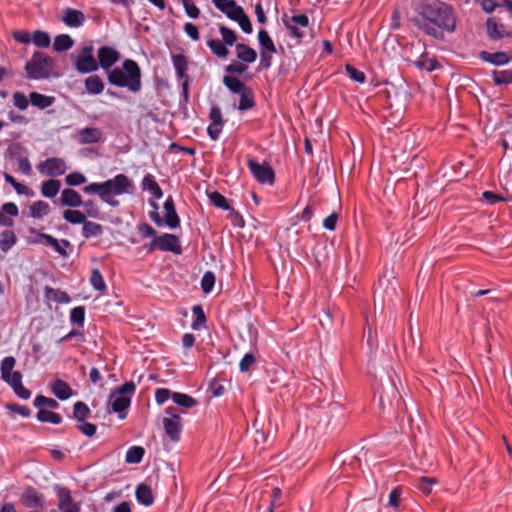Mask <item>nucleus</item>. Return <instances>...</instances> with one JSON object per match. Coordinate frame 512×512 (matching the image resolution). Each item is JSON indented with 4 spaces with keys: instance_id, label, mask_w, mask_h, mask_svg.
I'll use <instances>...</instances> for the list:
<instances>
[{
    "instance_id": "f257e3e1",
    "label": "nucleus",
    "mask_w": 512,
    "mask_h": 512,
    "mask_svg": "<svg viewBox=\"0 0 512 512\" xmlns=\"http://www.w3.org/2000/svg\"><path fill=\"white\" fill-rule=\"evenodd\" d=\"M412 21L425 34L438 40L444 39V32L452 33L456 28L453 8L439 0H423Z\"/></svg>"
},
{
    "instance_id": "f03ea898",
    "label": "nucleus",
    "mask_w": 512,
    "mask_h": 512,
    "mask_svg": "<svg viewBox=\"0 0 512 512\" xmlns=\"http://www.w3.org/2000/svg\"><path fill=\"white\" fill-rule=\"evenodd\" d=\"M135 184L125 174H117L104 182H92L83 187V192L87 195H98L102 202L111 207H118L120 202L115 198L124 194H133Z\"/></svg>"
},
{
    "instance_id": "7ed1b4c3",
    "label": "nucleus",
    "mask_w": 512,
    "mask_h": 512,
    "mask_svg": "<svg viewBox=\"0 0 512 512\" xmlns=\"http://www.w3.org/2000/svg\"><path fill=\"white\" fill-rule=\"evenodd\" d=\"M108 81L116 87H126L131 92H138L141 89V70L139 65L131 59H126L122 68H114L108 71Z\"/></svg>"
},
{
    "instance_id": "20e7f679",
    "label": "nucleus",
    "mask_w": 512,
    "mask_h": 512,
    "mask_svg": "<svg viewBox=\"0 0 512 512\" xmlns=\"http://www.w3.org/2000/svg\"><path fill=\"white\" fill-rule=\"evenodd\" d=\"M135 390V383L128 381L110 393L108 405L112 412L118 414L119 419L122 420L127 417V410L131 405V398L134 395Z\"/></svg>"
},
{
    "instance_id": "39448f33",
    "label": "nucleus",
    "mask_w": 512,
    "mask_h": 512,
    "mask_svg": "<svg viewBox=\"0 0 512 512\" xmlns=\"http://www.w3.org/2000/svg\"><path fill=\"white\" fill-rule=\"evenodd\" d=\"M15 364L16 360L13 356L3 358L0 365L1 378L19 398L27 400L30 398L31 392L23 386L22 374L19 371H13Z\"/></svg>"
},
{
    "instance_id": "423d86ee",
    "label": "nucleus",
    "mask_w": 512,
    "mask_h": 512,
    "mask_svg": "<svg viewBox=\"0 0 512 512\" xmlns=\"http://www.w3.org/2000/svg\"><path fill=\"white\" fill-rule=\"evenodd\" d=\"M54 60L42 52H35L25 64L27 78L30 80L48 79L52 75Z\"/></svg>"
},
{
    "instance_id": "0eeeda50",
    "label": "nucleus",
    "mask_w": 512,
    "mask_h": 512,
    "mask_svg": "<svg viewBox=\"0 0 512 512\" xmlns=\"http://www.w3.org/2000/svg\"><path fill=\"white\" fill-rule=\"evenodd\" d=\"M219 32L221 40L209 38L206 44L215 56L219 58H226L229 53L226 46H233L236 43L237 34L234 30L225 25H219Z\"/></svg>"
},
{
    "instance_id": "6e6552de",
    "label": "nucleus",
    "mask_w": 512,
    "mask_h": 512,
    "mask_svg": "<svg viewBox=\"0 0 512 512\" xmlns=\"http://www.w3.org/2000/svg\"><path fill=\"white\" fill-rule=\"evenodd\" d=\"M165 413L167 416L163 418L164 430L173 442H177L180 439L182 430V420L180 416L182 411L175 406H170L165 409Z\"/></svg>"
},
{
    "instance_id": "1a4fd4ad",
    "label": "nucleus",
    "mask_w": 512,
    "mask_h": 512,
    "mask_svg": "<svg viewBox=\"0 0 512 512\" xmlns=\"http://www.w3.org/2000/svg\"><path fill=\"white\" fill-rule=\"evenodd\" d=\"M74 65L76 70L82 74L91 73L98 69L99 64L93 56L92 44H87L79 50L74 59Z\"/></svg>"
},
{
    "instance_id": "9d476101",
    "label": "nucleus",
    "mask_w": 512,
    "mask_h": 512,
    "mask_svg": "<svg viewBox=\"0 0 512 512\" xmlns=\"http://www.w3.org/2000/svg\"><path fill=\"white\" fill-rule=\"evenodd\" d=\"M247 166L253 177L261 184H273L275 173L267 162L258 163L252 158L247 161Z\"/></svg>"
},
{
    "instance_id": "9b49d317",
    "label": "nucleus",
    "mask_w": 512,
    "mask_h": 512,
    "mask_svg": "<svg viewBox=\"0 0 512 512\" xmlns=\"http://www.w3.org/2000/svg\"><path fill=\"white\" fill-rule=\"evenodd\" d=\"M38 171L47 176H61L67 170L66 163L63 159L57 157L47 158L45 161L37 165Z\"/></svg>"
},
{
    "instance_id": "f8f14e48",
    "label": "nucleus",
    "mask_w": 512,
    "mask_h": 512,
    "mask_svg": "<svg viewBox=\"0 0 512 512\" xmlns=\"http://www.w3.org/2000/svg\"><path fill=\"white\" fill-rule=\"evenodd\" d=\"M30 233L37 234L44 245L52 247L59 255L63 257L69 255L67 249L71 248V243L68 240H58L49 234L37 232L34 228L30 229Z\"/></svg>"
},
{
    "instance_id": "ddd939ff",
    "label": "nucleus",
    "mask_w": 512,
    "mask_h": 512,
    "mask_svg": "<svg viewBox=\"0 0 512 512\" xmlns=\"http://www.w3.org/2000/svg\"><path fill=\"white\" fill-rule=\"evenodd\" d=\"M74 139L81 145L95 144L103 141V132L96 127H85L77 131Z\"/></svg>"
},
{
    "instance_id": "4468645a",
    "label": "nucleus",
    "mask_w": 512,
    "mask_h": 512,
    "mask_svg": "<svg viewBox=\"0 0 512 512\" xmlns=\"http://www.w3.org/2000/svg\"><path fill=\"white\" fill-rule=\"evenodd\" d=\"M119 52L110 46H102L98 50V64L104 70H111L110 68L119 60Z\"/></svg>"
},
{
    "instance_id": "2eb2a0df",
    "label": "nucleus",
    "mask_w": 512,
    "mask_h": 512,
    "mask_svg": "<svg viewBox=\"0 0 512 512\" xmlns=\"http://www.w3.org/2000/svg\"><path fill=\"white\" fill-rule=\"evenodd\" d=\"M21 503L27 508H43L45 505V497L35 488L28 487L21 495Z\"/></svg>"
},
{
    "instance_id": "dca6fc26",
    "label": "nucleus",
    "mask_w": 512,
    "mask_h": 512,
    "mask_svg": "<svg viewBox=\"0 0 512 512\" xmlns=\"http://www.w3.org/2000/svg\"><path fill=\"white\" fill-rule=\"evenodd\" d=\"M158 250L181 254L182 249L179 238L176 235L164 233L157 237Z\"/></svg>"
},
{
    "instance_id": "f3484780",
    "label": "nucleus",
    "mask_w": 512,
    "mask_h": 512,
    "mask_svg": "<svg viewBox=\"0 0 512 512\" xmlns=\"http://www.w3.org/2000/svg\"><path fill=\"white\" fill-rule=\"evenodd\" d=\"M173 67L175 69L176 75L179 79H184L185 81L182 84L183 92L186 95L188 93V81H187V68L188 62L186 57L183 54H172L171 56Z\"/></svg>"
},
{
    "instance_id": "a211bd4d",
    "label": "nucleus",
    "mask_w": 512,
    "mask_h": 512,
    "mask_svg": "<svg viewBox=\"0 0 512 512\" xmlns=\"http://www.w3.org/2000/svg\"><path fill=\"white\" fill-rule=\"evenodd\" d=\"M486 30L487 36L491 41H499L511 35V33L506 30L505 26L498 23L493 17H489L486 20Z\"/></svg>"
},
{
    "instance_id": "6ab92c4d",
    "label": "nucleus",
    "mask_w": 512,
    "mask_h": 512,
    "mask_svg": "<svg viewBox=\"0 0 512 512\" xmlns=\"http://www.w3.org/2000/svg\"><path fill=\"white\" fill-rule=\"evenodd\" d=\"M59 204L61 206H67L71 208H78L82 206V196L76 190L72 188L63 189L59 198Z\"/></svg>"
},
{
    "instance_id": "aec40b11",
    "label": "nucleus",
    "mask_w": 512,
    "mask_h": 512,
    "mask_svg": "<svg viewBox=\"0 0 512 512\" xmlns=\"http://www.w3.org/2000/svg\"><path fill=\"white\" fill-rule=\"evenodd\" d=\"M215 7L224 13L230 20L237 17L240 11L243 10L235 0H212Z\"/></svg>"
},
{
    "instance_id": "412c9836",
    "label": "nucleus",
    "mask_w": 512,
    "mask_h": 512,
    "mask_svg": "<svg viewBox=\"0 0 512 512\" xmlns=\"http://www.w3.org/2000/svg\"><path fill=\"white\" fill-rule=\"evenodd\" d=\"M62 21L71 28L81 27L85 22V15L82 11L73 8H66L63 12Z\"/></svg>"
},
{
    "instance_id": "4be33fe9",
    "label": "nucleus",
    "mask_w": 512,
    "mask_h": 512,
    "mask_svg": "<svg viewBox=\"0 0 512 512\" xmlns=\"http://www.w3.org/2000/svg\"><path fill=\"white\" fill-rule=\"evenodd\" d=\"M479 57L482 61L490 63L492 65H496V66L506 65L512 59L511 56H509L506 52H503V51H498V52H493V53L487 52V51H482V52H480Z\"/></svg>"
},
{
    "instance_id": "5701e85b",
    "label": "nucleus",
    "mask_w": 512,
    "mask_h": 512,
    "mask_svg": "<svg viewBox=\"0 0 512 512\" xmlns=\"http://www.w3.org/2000/svg\"><path fill=\"white\" fill-rule=\"evenodd\" d=\"M165 224L171 228H177L180 225V218L176 212L175 204L171 196L164 202Z\"/></svg>"
},
{
    "instance_id": "b1692460",
    "label": "nucleus",
    "mask_w": 512,
    "mask_h": 512,
    "mask_svg": "<svg viewBox=\"0 0 512 512\" xmlns=\"http://www.w3.org/2000/svg\"><path fill=\"white\" fill-rule=\"evenodd\" d=\"M141 187L144 191H148L155 200L163 197V191L152 174L148 173L143 177Z\"/></svg>"
},
{
    "instance_id": "393cba45",
    "label": "nucleus",
    "mask_w": 512,
    "mask_h": 512,
    "mask_svg": "<svg viewBox=\"0 0 512 512\" xmlns=\"http://www.w3.org/2000/svg\"><path fill=\"white\" fill-rule=\"evenodd\" d=\"M50 388L52 393L59 399V400H67L69 397L72 396L73 390L69 386L67 382L61 379H56L50 384Z\"/></svg>"
},
{
    "instance_id": "a878e982",
    "label": "nucleus",
    "mask_w": 512,
    "mask_h": 512,
    "mask_svg": "<svg viewBox=\"0 0 512 512\" xmlns=\"http://www.w3.org/2000/svg\"><path fill=\"white\" fill-rule=\"evenodd\" d=\"M235 49L237 58L244 63L250 64L255 62L257 59V53L255 49L246 44L238 43L236 44Z\"/></svg>"
},
{
    "instance_id": "bb28decb",
    "label": "nucleus",
    "mask_w": 512,
    "mask_h": 512,
    "mask_svg": "<svg viewBox=\"0 0 512 512\" xmlns=\"http://www.w3.org/2000/svg\"><path fill=\"white\" fill-rule=\"evenodd\" d=\"M44 297L48 301H54L57 303H69L71 301L70 296L59 289L52 288L50 286L44 287Z\"/></svg>"
},
{
    "instance_id": "cd10ccee",
    "label": "nucleus",
    "mask_w": 512,
    "mask_h": 512,
    "mask_svg": "<svg viewBox=\"0 0 512 512\" xmlns=\"http://www.w3.org/2000/svg\"><path fill=\"white\" fill-rule=\"evenodd\" d=\"M29 99L33 106L42 110L50 107L55 102V97L47 96L38 92H31Z\"/></svg>"
},
{
    "instance_id": "c85d7f7f",
    "label": "nucleus",
    "mask_w": 512,
    "mask_h": 512,
    "mask_svg": "<svg viewBox=\"0 0 512 512\" xmlns=\"http://www.w3.org/2000/svg\"><path fill=\"white\" fill-rule=\"evenodd\" d=\"M84 85L87 93L91 95H98L104 90V83L98 75L87 77L84 81Z\"/></svg>"
},
{
    "instance_id": "c756f323",
    "label": "nucleus",
    "mask_w": 512,
    "mask_h": 512,
    "mask_svg": "<svg viewBox=\"0 0 512 512\" xmlns=\"http://www.w3.org/2000/svg\"><path fill=\"white\" fill-rule=\"evenodd\" d=\"M50 212V206L47 202L38 200L33 202L29 207V216L34 219H41L48 215Z\"/></svg>"
},
{
    "instance_id": "7c9ffc66",
    "label": "nucleus",
    "mask_w": 512,
    "mask_h": 512,
    "mask_svg": "<svg viewBox=\"0 0 512 512\" xmlns=\"http://www.w3.org/2000/svg\"><path fill=\"white\" fill-rule=\"evenodd\" d=\"M81 233L85 239H89L92 237H98V236L102 235L103 227L99 223H96L93 221H88L86 219L85 222L82 224Z\"/></svg>"
},
{
    "instance_id": "2f4dec72",
    "label": "nucleus",
    "mask_w": 512,
    "mask_h": 512,
    "mask_svg": "<svg viewBox=\"0 0 512 512\" xmlns=\"http://www.w3.org/2000/svg\"><path fill=\"white\" fill-rule=\"evenodd\" d=\"M135 495L137 501L145 506L151 505L154 501L151 488L145 484L138 485Z\"/></svg>"
},
{
    "instance_id": "473e14b6",
    "label": "nucleus",
    "mask_w": 512,
    "mask_h": 512,
    "mask_svg": "<svg viewBox=\"0 0 512 512\" xmlns=\"http://www.w3.org/2000/svg\"><path fill=\"white\" fill-rule=\"evenodd\" d=\"M61 182L56 179L44 181L41 185V194L46 198H54L60 191Z\"/></svg>"
},
{
    "instance_id": "72a5a7b5",
    "label": "nucleus",
    "mask_w": 512,
    "mask_h": 512,
    "mask_svg": "<svg viewBox=\"0 0 512 512\" xmlns=\"http://www.w3.org/2000/svg\"><path fill=\"white\" fill-rule=\"evenodd\" d=\"M17 242V236L12 230H4L0 234V249L7 253Z\"/></svg>"
},
{
    "instance_id": "f704fd0d",
    "label": "nucleus",
    "mask_w": 512,
    "mask_h": 512,
    "mask_svg": "<svg viewBox=\"0 0 512 512\" xmlns=\"http://www.w3.org/2000/svg\"><path fill=\"white\" fill-rule=\"evenodd\" d=\"M223 84L233 93H243L250 87L236 77L224 76Z\"/></svg>"
},
{
    "instance_id": "c9c22d12",
    "label": "nucleus",
    "mask_w": 512,
    "mask_h": 512,
    "mask_svg": "<svg viewBox=\"0 0 512 512\" xmlns=\"http://www.w3.org/2000/svg\"><path fill=\"white\" fill-rule=\"evenodd\" d=\"M36 418L38 421L43 423H52L58 425L62 422V417L55 412H52L48 409L40 408L36 414Z\"/></svg>"
},
{
    "instance_id": "e433bc0d",
    "label": "nucleus",
    "mask_w": 512,
    "mask_h": 512,
    "mask_svg": "<svg viewBox=\"0 0 512 512\" xmlns=\"http://www.w3.org/2000/svg\"><path fill=\"white\" fill-rule=\"evenodd\" d=\"M74 45L73 39L68 34H60L54 38L53 49L56 52L67 51Z\"/></svg>"
},
{
    "instance_id": "4c0bfd02",
    "label": "nucleus",
    "mask_w": 512,
    "mask_h": 512,
    "mask_svg": "<svg viewBox=\"0 0 512 512\" xmlns=\"http://www.w3.org/2000/svg\"><path fill=\"white\" fill-rule=\"evenodd\" d=\"M63 219L73 225L83 224L85 222L86 214L77 209H67L63 212Z\"/></svg>"
},
{
    "instance_id": "58836bf2",
    "label": "nucleus",
    "mask_w": 512,
    "mask_h": 512,
    "mask_svg": "<svg viewBox=\"0 0 512 512\" xmlns=\"http://www.w3.org/2000/svg\"><path fill=\"white\" fill-rule=\"evenodd\" d=\"M58 496V508L63 509L75 505L72 500L70 490L65 487L56 486L55 488Z\"/></svg>"
},
{
    "instance_id": "ea45409f",
    "label": "nucleus",
    "mask_w": 512,
    "mask_h": 512,
    "mask_svg": "<svg viewBox=\"0 0 512 512\" xmlns=\"http://www.w3.org/2000/svg\"><path fill=\"white\" fill-rule=\"evenodd\" d=\"M258 42L260 50H265L266 52H277L276 46L266 30H259Z\"/></svg>"
},
{
    "instance_id": "a19ab883",
    "label": "nucleus",
    "mask_w": 512,
    "mask_h": 512,
    "mask_svg": "<svg viewBox=\"0 0 512 512\" xmlns=\"http://www.w3.org/2000/svg\"><path fill=\"white\" fill-rule=\"evenodd\" d=\"M491 75L495 85L512 84V69L493 70Z\"/></svg>"
},
{
    "instance_id": "79ce46f5",
    "label": "nucleus",
    "mask_w": 512,
    "mask_h": 512,
    "mask_svg": "<svg viewBox=\"0 0 512 512\" xmlns=\"http://www.w3.org/2000/svg\"><path fill=\"white\" fill-rule=\"evenodd\" d=\"M194 320L191 324L193 330H200L205 326L206 316L203 308L200 305H195L192 308Z\"/></svg>"
},
{
    "instance_id": "37998d69",
    "label": "nucleus",
    "mask_w": 512,
    "mask_h": 512,
    "mask_svg": "<svg viewBox=\"0 0 512 512\" xmlns=\"http://www.w3.org/2000/svg\"><path fill=\"white\" fill-rule=\"evenodd\" d=\"M145 450L141 446H131L125 455V461L129 464H138L142 461Z\"/></svg>"
},
{
    "instance_id": "c03bdc74",
    "label": "nucleus",
    "mask_w": 512,
    "mask_h": 512,
    "mask_svg": "<svg viewBox=\"0 0 512 512\" xmlns=\"http://www.w3.org/2000/svg\"><path fill=\"white\" fill-rule=\"evenodd\" d=\"M255 106L254 94L251 88L240 94L238 103V109L240 111H246Z\"/></svg>"
},
{
    "instance_id": "a18cd8bd",
    "label": "nucleus",
    "mask_w": 512,
    "mask_h": 512,
    "mask_svg": "<svg viewBox=\"0 0 512 512\" xmlns=\"http://www.w3.org/2000/svg\"><path fill=\"white\" fill-rule=\"evenodd\" d=\"M414 64L418 69L427 72L434 71L437 68V61L434 58H429L426 54H422Z\"/></svg>"
},
{
    "instance_id": "49530a36",
    "label": "nucleus",
    "mask_w": 512,
    "mask_h": 512,
    "mask_svg": "<svg viewBox=\"0 0 512 512\" xmlns=\"http://www.w3.org/2000/svg\"><path fill=\"white\" fill-rule=\"evenodd\" d=\"M91 414V410L89 407L82 401H78L73 406V417L78 422L85 421L86 418H88Z\"/></svg>"
},
{
    "instance_id": "de8ad7c7",
    "label": "nucleus",
    "mask_w": 512,
    "mask_h": 512,
    "mask_svg": "<svg viewBox=\"0 0 512 512\" xmlns=\"http://www.w3.org/2000/svg\"><path fill=\"white\" fill-rule=\"evenodd\" d=\"M172 400L176 405L184 408H191L197 403L193 397L179 392L172 393Z\"/></svg>"
},
{
    "instance_id": "09e8293b",
    "label": "nucleus",
    "mask_w": 512,
    "mask_h": 512,
    "mask_svg": "<svg viewBox=\"0 0 512 512\" xmlns=\"http://www.w3.org/2000/svg\"><path fill=\"white\" fill-rule=\"evenodd\" d=\"M90 284L97 291L104 292L106 290V283L99 269L95 268L91 271Z\"/></svg>"
},
{
    "instance_id": "8fccbe9b",
    "label": "nucleus",
    "mask_w": 512,
    "mask_h": 512,
    "mask_svg": "<svg viewBox=\"0 0 512 512\" xmlns=\"http://www.w3.org/2000/svg\"><path fill=\"white\" fill-rule=\"evenodd\" d=\"M84 211L83 213L86 214V218H92V219H100L101 218V211L98 207V205L91 199L83 201L82 204Z\"/></svg>"
},
{
    "instance_id": "3c124183",
    "label": "nucleus",
    "mask_w": 512,
    "mask_h": 512,
    "mask_svg": "<svg viewBox=\"0 0 512 512\" xmlns=\"http://www.w3.org/2000/svg\"><path fill=\"white\" fill-rule=\"evenodd\" d=\"M208 196L211 203L217 208H220L224 211H229L231 209V206L229 205L227 199L221 193L214 191L210 193Z\"/></svg>"
},
{
    "instance_id": "603ef678",
    "label": "nucleus",
    "mask_w": 512,
    "mask_h": 512,
    "mask_svg": "<svg viewBox=\"0 0 512 512\" xmlns=\"http://www.w3.org/2000/svg\"><path fill=\"white\" fill-rule=\"evenodd\" d=\"M32 41L39 48H46L51 42L49 34L40 30L33 33Z\"/></svg>"
},
{
    "instance_id": "864d4df0",
    "label": "nucleus",
    "mask_w": 512,
    "mask_h": 512,
    "mask_svg": "<svg viewBox=\"0 0 512 512\" xmlns=\"http://www.w3.org/2000/svg\"><path fill=\"white\" fill-rule=\"evenodd\" d=\"M233 21L237 22L242 29V31L246 34H250L253 31V27L249 17L246 15L244 9L240 11L236 18Z\"/></svg>"
},
{
    "instance_id": "5fc2aeb1",
    "label": "nucleus",
    "mask_w": 512,
    "mask_h": 512,
    "mask_svg": "<svg viewBox=\"0 0 512 512\" xmlns=\"http://www.w3.org/2000/svg\"><path fill=\"white\" fill-rule=\"evenodd\" d=\"M87 182L86 176L81 172H71L65 177V183L68 186H80Z\"/></svg>"
},
{
    "instance_id": "6e6d98bb",
    "label": "nucleus",
    "mask_w": 512,
    "mask_h": 512,
    "mask_svg": "<svg viewBox=\"0 0 512 512\" xmlns=\"http://www.w3.org/2000/svg\"><path fill=\"white\" fill-rule=\"evenodd\" d=\"M33 405L37 408L46 406L48 409H56L59 406L56 400L43 395L36 396L33 401Z\"/></svg>"
},
{
    "instance_id": "4d7b16f0",
    "label": "nucleus",
    "mask_w": 512,
    "mask_h": 512,
    "mask_svg": "<svg viewBox=\"0 0 512 512\" xmlns=\"http://www.w3.org/2000/svg\"><path fill=\"white\" fill-rule=\"evenodd\" d=\"M84 320H85V309L83 306H77V307H74L73 309H71L70 321L72 323H76L82 327L84 325Z\"/></svg>"
},
{
    "instance_id": "13d9d810",
    "label": "nucleus",
    "mask_w": 512,
    "mask_h": 512,
    "mask_svg": "<svg viewBox=\"0 0 512 512\" xmlns=\"http://www.w3.org/2000/svg\"><path fill=\"white\" fill-rule=\"evenodd\" d=\"M345 70H346L348 76L355 82L362 84L366 81L365 73L356 69L352 65L347 64L345 66Z\"/></svg>"
},
{
    "instance_id": "bf43d9fd",
    "label": "nucleus",
    "mask_w": 512,
    "mask_h": 512,
    "mask_svg": "<svg viewBox=\"0 0 512 512\" xmlns=\"http://www.w3.org/2000/svg\"><path fill=\"white\" fill-rule=\"evenodd\" d=\"M14 157L18 162V170L20 172H22L24 175H27V176L31 175L32 166H31V163H30L28 157L21 156V155L14 156Z\"/></svg>"
},
{
    "instance_id": "052dcab7",
    "label": "nucleus",
    "mask_w": 512,
    "mask_h": 512,
    "mask_svg": "<svg viewBox=\"0 0 512 512\" xmlns=\"http://www.w3.org/2000/svg\"><path fill=\"white\" fill-rule=\"evenodd\" d=\"M29 101L30 99L28 100L26 95L22 92L17 91L13 94V104L19 110H26L28 108Z\"/></svg>"
},
{
    "instance_id": "680f3d73",
    "label": "nucleus",
    "mask_w": 512,
    "mask_h": 512,
    "mask_svg": "<svg viewBox=\"0 0 512 512\" xmlns=\"http://www.w3.org/2000/svg\"><path fill=\"white\" fill-rule=\"evenodd\" d=\"M215 284V276L212 272H206L201 279V288L205 293H209Z\"/></svg>"
},
{
    "instance_id": "e2e57ef3",
    "label": "nucleus",
    "mask_w": 512,
    "mask_h": 512,
    "mask_svg": "<svg viewBox=\"0 0 512 512\" xmlns=\"http://www.w3.org/2000/svg\"><path fill=\"white\" fill-rule=\"evenodd\" d=\"M183 7L186 14L193 19H196L200 15L199 8L195 5L193 0H182Z\"/></svg>"
},
{
    "instance_id": "0e129e2a",
    "label": "nucleus",
    "mask_w": 512,
    "mask_h": 512,
    "mask_svg": "<svg viewBox=\"0 0 512 512\" xmlns=\"http://www.w3.org/2000/svg\"><path fill=\"white\" fill-rule=\"evenodd\" d=\"M224 124L209 123L207 127V134L211 140L217 141L220 138Z\"/></svg>"
},
{
    "instance_id": "69168bd1",
    "label": "nucleus",
    "mask_w": 512,
    "mask_h": 512,
    "mask_svg": "<svg viewBox=\"0 0 512 512\" xmlns=\"http://www.w3.org/2000/svg\"><path fill=\"white\" fill-rule=\"evenodd\" d=\"M254 363V355L252 353H246L240 360L239 369L241 372H247Z\"/></svg>"
},
{
    "instance_id": "338daca9",
    "label": "nucleus",
    "mask_w": 512,
    "mask_h": 512,
    "mask_svg": "<svg viewBox=\"0 0 512 512\" xmlns=\"http://www.w3.org/2000/svg\"><path fill=\"white\" fill-rule=\"evenodd\" d=\"M276 52H266L260 50V66L264 70H268L272 65V58Z\"/></svg>"
},
{
    "instance_id": "774afa93",
    "label": "nucleus",
    "mask_w": 512,
    "mask_h": 512,
    "mask_svg": "<svg viewBox=\"0 0 512 512\" xmlns=\"http://www.w3.org/2000/svg\"><path fill=\"white\" fill-rule=\"evenodd\" d=\"M172 398L171 391L167 388H158L155 391V401L162 405L165 403L169 398Z\"/></svg>"
}]
</instances>
